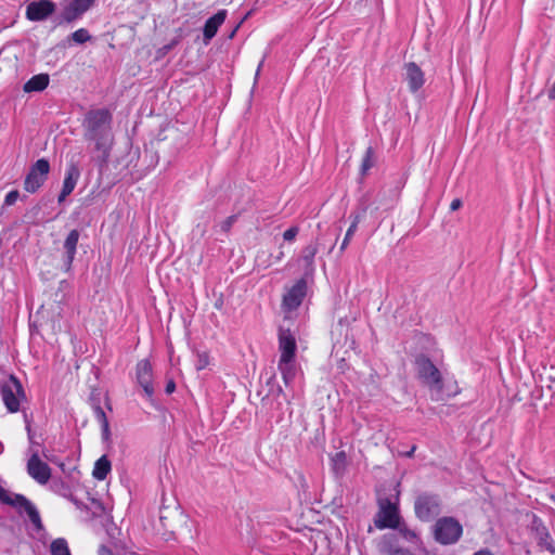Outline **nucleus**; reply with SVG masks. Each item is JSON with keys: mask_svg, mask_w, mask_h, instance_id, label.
<instances>
[{"mask_svg": "<svg viewBox=\"0 0 555 555\" xmlns=\"http://www.w3.org/2000/svg\"><path fill=\"white\" fill-rule=\"evenodd\" d=\"M50 552L52 555H72L67 541L63 538H57L51 542Z\"/></svg>", "mask_w": 555, "mask_h": 555, "instance_id": "nucleus-26", "label": "nucleus"}, {"mask_svg": "<svg viewBox=\"0 0 555 555\" xmlns=\"http://www.w3.org/2000/svg\"><path fill=\"white\" fill-rule=\"evenodd\" d=\"M26 515L28 516L30 522L37 530H42L43 525L40 518V514L35 505H33L27 512Z\"/></svg>", "mask_w": 555, "mask_h": 555, "instance_id": "nucleus-29", "label": "nucleus"}, {"mask_svg": "<svg viewBox=\"0 0 555 555\" xmlns=\"http://www.w3.org/2000/svg\"><path fill=\"white\" fill-rule=\"evenodd\" d=\"M176 390V383L173 379H169L166 384L165 391L166 393L170 395Z\"/></svg>", "mask_w": 555, "mask_h": 555, "instance_id": "nucleus-37", "label": "nucleus"}, {"mask_svg": "<svg viewBox=\"0 0 555 555\" xmlns=\"http://www.w3.org/2000/svg\"><path fill=\"white\" fill-rule=\"evenodd\" d=\"M99 555H115L113 550L106 545H101L98 550Z\"/></svg>", "mask_w": 555, "mask_h": 555, "instance_id": "nucleus-36", "label": "nucleus"}, {"mask_svg": "<svg viewBox=\"0 0 555 555\" xmlns=\"http://www.w3.org/2000/svg\"><path fill=\"white\" fill-rule=\"evenodd\" d=\"M531 531L538 541V545L551 554H555V542L551 537V533L544 521L537 515H533L531 521Z\"/></svg>", "mask_w": 555, "mask_h": 555, "instance_id": "nucleus-12", "label": "nucleus"}, {"mask_svg": "<svg viewBox=\"0 0 555 555\" xmlns=\"http://www.w3.org/2000/svg\"><path fill=\"white\" fill-rule=\"evenodd\" d=\"M1 396L10 413L18 412L21 399L25 398V391L20 379L14 375H10L9 382L4 383L1 387Z\"/></svg>", "mask_w": 555, "mask_h": 555, "instance_id": "nucleus-7", "label": "nucleus"}, {"mask_svg": "<svg viewBox=\"0 0 555 555\" xmlns=\"http://www.w3.org/2000/svg\"><path fill=\"white\" fill-rule=\"evenodd\" d=\"M415 367L418 379L428 387L431 400L444 399L442 375L433 361L425 354L415 359Z\"/></svg>", "mask_w": 555, "mask_h": 555, "instance_id": "nucleus-2", "label": "nucleus"}, {"mask_svg": "<svg viewBox=\"0 0 555 555\" xmlns=\"http://www.w3.org/2000/svg\"><path fill=\"white\" fill-rule=\"evenodd\" d=\"M550 500L555 504V494H551Z\"/></svg>", "mask_w": 555, "mask_h": 555, "instance_id": "nucleus-50", "label": "nucleus"}, {"mask_svg": "<svg viewBox=\"0 0 555 555\" xmlns=\"http://www.w3.org/2000/svg\"><path fill=\"white\" fill-rule=\"evenodd\" d=\"M112 469L111 461L106 455H102L94 464L92 476L96 480H104Z\"/></svg>", "mask_w": 555, "mask_h": 555, "instance_id": "nucleus-24", "label": "nucleus"}, {"mask_svg": "<svg viewBox=\"0 0 555 555\" xmlns=\"http://www.w3.org/2000/svg\"><path fill=\"white\" fill-rule=\"evenodd\" d=\"M462 206V201L460 198H454L452 202H451V205H450V209L452 211H455L457 209H460Z\"/></svg>", "mask_w": 555, "mask_h": 555, "instance_id": "nucleus-38", "label": "nucleus"}, {"mask_svg": "<svg viewBox=\"0 0 555 555\" xmlns=\"http://www.w3.org/2000/svg\"><path fill=\"white\" fill-rule=\"evenodd\" d=\"M26 430H27V435H28V440L30 443H34V434L31 431V427L29 424L26 425Z\"/></svg>", "mask_w": 555, "mask_h": 555, "instance_id": "nucleus-41", "label": "nucleus"}, {"mask_svg": "<svg viewBox=\"0 0 555 555\" xmlns=\"http://www.w3.org/2000/svg\"><path fill=\"white\" fill-rule=\"evenodd\" d=\"M278 369L282 375L284 384L289 386L295 379L297 373L296 358L279 359Z\"/></svg>", "mask_w": 555, "mask_h": 555, "instance_id": "nucleus-18", "label": "nucleus"}, {"mask_svg": "<svg viewBox=\"0 0 555 555\" xmlns=\"http://www.w3.org/2000/svg\"><path fill=\"white\" fill-rule=\"evenodd\" d=\"M379 550L382 553L387 555H400L401 552H406L399 546L396 534L387 533L384 534L379 542Z\"/></svg>", "mask_w": 555, "mask_h": 555, "instance_id": "nucleus-21", "label": "nucleus"}, {"mask_svg": "<svg viewBox=\"0 0 555 555\" xmlns=\"http://www.w3.org/2000/svg\"><path fill=\"white\" fill-rule=\"evenodd\" d=\"M405 80L409 86V90L412 93L417 92L422 89L425 83V74L422 68L414 62H409L404 65Z\"/></svg>", "mask_w": 555, "mask_h": 555, "instance_id": "nucleus-15", "label": "nucleus"}, {"mask_svg": "<svg viewBox=\"0 0 555 555\" xmlns=\"http://www.w3.org/2000/svg\"><path fill=\"white\" fill-rule=\"evenodd\" d=\"M283 256L284 254L281 251L280 255H278V260H280Z\"/></svg>", "mask_w": 555, "mask_h": 555, "instance_id": "nucleus-53", "label": "nucleus"}, {"mask_svg": "<svg viewBox=\"0 0 555 555\" xmlns=\"http://www.w3.org/2000/svg\"><path fill=\"white\" fill-rule=\"evenodd\" d=\"M94 2L95 0H72L61 14L62 22L72 24L80 20L93 7Z\"/></svg>", "mask_w": 555, "mask_h": 555, "instance_id": "nucleus-11", "label": "nucleus"}, {"mask_svg": "<svg viewBox=\"0 0 555 555\" xmlns=\"http://www.w3.org/2000/svg\"><path fill=\"white\" fill-rule=\"evenodd\" d=\"M280 359L296 358L297 341L289 328L280 327L278 334Z\"/></svg>", "mask_w": 555, "mask_h": 555, "instance_id": "nucleus-13", "label": "nucleus"}, {"mask_svg": "<svg viewBox=\"0 0 555 555\" xmlns=\"http://www.w3.org/2000/svg\"><path fill=\"white\" fill-rule=\"evenodd\" d=\"M69 194L64 192V191H61L59 197H57V202L61 204L65 201V198L68 196Z\"/></svg>", "mask_w": 555, "mask_h": 555, "instance_id": "nucleus-42", "label": "nucleus"}, {"mask_svg": "<svg viewBox=\"0 0 555 555\" xmlns=\"http://www.w3.org/2000/svg\"><path fill=\"white\" fill-rule=\"evenodd\" d=\"M298 233H299V228L297 225H293L283 233V238L286 242H293V241H295Z\"/></svg>", "mask_w": 555, "mask_h": 555, "instance_id": "nucleus-32", "label": "nucleus"}, {"mask_svg": "<svg viewBox=\"0 0 555 555\" xmlns=\"http://www.w3.org/2000/svg\"><path fill=\"white\" fill-rule=\"evenodd\" d=\"M400 555H414V554H412L411 552L406 551V552H401Z\"/></svg>", "mask_w": 555, "mask_h": 555, "instance_id": "nucleus-49", "label": "nucleus"}, {"mask_svg": "<svg viewBox=\"0 0 555 555\" xmlns=\"http://www.w3.org/2000/svg\"><path fill=\"white\" fill-rule=\"evenodd\" d=\"M358 225H359V217H357L353 221H351V224L348 228V230L345 234V237L343 240V243L340 245V250H345L347 248L349 242L351 241L352 236L354 235V233L358 230Z\"/></svg>", "mask_w": 555, "mask_h": 555, "instance_id": "nucleus-28", "label": "nucleus"}, {"mask_svg": "<svg viewBox=\"0 0 555 555\" xmlns=\"http://www.w3.org/2000/svg\"><path fill=\"white\" fill-rule=\"evenodd\" d=\"M56 10L52 0H35L26 7V17L31 22H41L50 17Z\"/></svg>", "mask_w": 555, "mask_h": 555, "instance_id": "nucleus-10", "label": "nucleus"}, {"mask_svg": "<svg viewBox=\"0 0 555 555\" xmlns=\"http://www.w3.org/2000/svg\"><path fill=\"white\" fill-rule=\"evenodd\" d=\"M30 457L27 462V473L40 485H46L51 477V468L40 460L39 451L30 449Z\"/></svg>", "mask_w": 555, "mask_h": 555, "instance_id": "nucleus-9", "label": "nucleus"}, {"mask_svg": "<svg viewBox=\"0 0 555 555\" xmlns=\"http://www.w3.org/2000/svg\"><path fill=\"white\" fill-rule=\"evenodd\" d=\"M93 413H94L95 420L101 425L103 436L104 437H108V435H109V423H108V420H107V416H106L104 410L102 409L101 405L96 404V405L93 406Z\"/></svg>", "mask_w": 555, "mask_h": 555, "instance_id": "nucleus-25", "label": "nucleus"}, {"mask_svg": "<svg viewBox=\"0 0 555 555\" xmlns=\"http://www.w3.org/2000/svg\"><path fill=\"white\" fill-rule=\"evenodd\" d=\"M441 511L442 501L439 494L425 491L415 498L414 514L418 520L429 522L439 516Z\"/></svg>", "mask_w": 555, "mask_h": 555, "instance_id": "nucleus-5", "label": "nucleus"}, {"mask_svg": "<svg viewBox=\"0 0 555 555\" xmlns=\"http://www.w3.org/2000/svg\"><path fill=\"white\" fill-rule=\"evenodd\" d=\"M227 15V10L222 9L205 22L203 28V37L205 44H208L210 40L216 36L219 27L224 23Z\"/></svg>", "mask_w": 555, "mask_h": 555, "instance_id": "nucleus-16", "label": "nucleus"}, {"mask_svg": "<svg viewBox=\"0 0 555 555\" xmlns=\"http://www.w3.org/2000/svg\"><path fill=\"white\" fill-rule=\"evenodd\" d=\"M74 42L82 44L91 39L89 31L86 28H79L70 35Z\"/></svg>", "mask_w": 555, "mask_h": 555, "instance_id": "nucleus-30", "label": "nucleus"}, {"mask_svg": "<svg viewBox=\"0 0 555 555\" xmlns=\"http://www.w3.org/2000/svg\"><path fill=\"white\" fill-rule=\"evenodd\" d=\"M261 64H262V62L259 64V66H258V68H257L256 77L259 75Z\"/></svg>", "mask_w": 555, "mask_h": 555, "instance_id": "nucleus-51", "label": "nucleus"}, {"mask_svg": "<svg viewBox=\"0 0 555 555\" xmlns=\"http://www.w3.org/2000/svg\"><path fill=\"white\" fill-rule=\"evenodd\" d=\"M366 211H367V206L363 204L359 207V209L357 211H354L350 215V218L353 221L357 217H359V223H360L361 220L365 217Z\"/></svg>", "mask_w": 555, "mask_h": 555, "instance_id": "nucleus-35", "label": "nucleus"}, {"mask_svg": "<svg viewBox=\"0 0 555 555\" xmlns=\"http://www.w3.org/2000/svg\"><path fill=\"white\" fill-rule=\"evenodd\" d=\"M1 503L10 505L17 509L20 514L23 512H27L34 504L23 494H11L9 492L5 493Z\"/></svg>", "mask_w": 555, "mask_h": 555, "instance_id": "nucleus-19", "label": "nucleus"}, {"mask_svg": "<svg viewBox=\"0 0 555 555\" xmlns=\"http://www.w3.org/2000/svg\"><path fill=\"white\" fill-rule=\"evenodd\" d=\"M42 455L50 462L55 463L54 459L52 456H49L46 451L42 452Z\"/></svg>", "mask_w": 555, "mask_h": 555, "instance_id": "nucleus-45", "label": "nucleus"}, {"mask_svg": "<svg viewBox=\"0 0 555 555\" xmlns=\"http://www.w3.org/2000/svg\"><path fill=\"white\" fill-rule=\"evenodd\" d=\"M474 555H494L491 551L485 548L476 552Z\"/></svg>", "mask_w": 555, "mask_h": 555, "instance_id": "nucleus-43", "label": "nucleus"}, {"mask_svg": "<svg viewBox=\"0 0 555 555\" xmlns=\"http://www.w3.org/2000/svg\"><path fill=\"white\" fill-rule=\"evenodd\" d=\"M415 450H416V446H412L411 450H408V452H406V453H404V455H405L406 457H412V456H413V454H414V452H415Z\"/></svg>", "mask_w": 555, "mask_h": 555, "instance_id": "nucleus-44", "label": "nucleus"}, {"mask_svg": "<svg viewBox=\"0 0 555 555\" xmlns=\"http://www.w3.org/2000/svg\"><path fill=\"white\" fill-rule=\"evenodd\" d=\"M30 444H31V446H30L29 450H30V449L36 450L34 447H35V446H39V443H38V442H36L35 440H34V443H30Z\"/></svg>", "mask_w": 555, "mask_h": 555, "instance_id": "nucleus-48", "label": "nucleus"}, {"mask_svg": "<svg viewBox=\"0 0 555 555\" xmlns=\"http://www.w3.org/2000/svg\"><path fill=\"white\" fill-rule=\"evenodd\" d=\"M49 82L50 77L48 74H38L24 83L23 91L26 93L41 92L49 86Z\"/></svg>", "mask_w": 555, "mask_h": 555, "instance_id": "nucleus-20", "label": "nucleus"}, {"mask_svg": "<svg viewBox=\"0 0 555 555\" xmlns=\"http://www.w3.org/2000/svg\"><path fill=\"white\" fill-rule=\"evenodd\" d=\"M135 376L138 384L143 388L145 395L152 397L154 395L153 367L150 360L143 359L137 363Z\"/></svg>", "mask_w": 555, "mask_h": 555, "instance_id": "nucleus-14", "label": "nucleus"}, {"mask_svg": "<svg viewBox=\"0 0 555 555\" xmlns=\"http://www.w3.org/2000/svg\"><path fill=\"white\" fill-rule=\"evenodd\" d=\"M8 491L0 486V502L2 501L3 496L5 495Z\"/></svg>", "mask_w": 555, "mask_h": 555, "instance_id": "nucleus-46", "label": "nucleus"}, {"mask_svg": "<svg viewBox=\"0 0 555 555\" xmlns=\"http://www.w3.org/2000/svg\"><path fill=\"white\" fill-rule=\"evenodd\" d=\"M317 254V247L313 246V245H309L307 246L305 249H304V259L307 261V262H312L314 256Z\"/></svg>", "mask_w": 555, "mask_h": 555, "instance_id": "nucleus-34", "label": "nucleus"}, {"mask_svg": "<svg viewBox=\"0 0 555 555\" xmlns=\"http://www.w3.org/2000/svg\"><path fill=\"white\" fill-rule=\"evenodd\" d=\"M341 462L344 463L346 461V453L344 451L336 453L335 455V462Z\"/></svg>", "mask_w": 555, "mask_h": 555, "instance_id": "nucleus-40", "label": "nucleus"}, {"mask_svg": "<svg viewBox=\"0 0 555 555\" xmlns=\"http://www.w3.org/2000/svg\"><path fill=\"white\" fill-rule=\"evenodd\" d=\"M80 233L78 230L73 229L66 236L63 248L65 250V259L64 264L66 267V270L68 271L72 268V264L74 262L76 253H77V245L79 241Z\"/></svg>", "mask_w": 555, "mask_h": 555, "instance_id": "nucleus-17", "label": "nucleus"}, {"mask_svg": "<svg viewBox=\"0 0 555 555\" xmlns=\"http://www.w3.org/2000/svg\"><path fill=\"white\" fill-rule=\"evenodd\" d=\"M457 392H459L457 390H454L453 392L448 393V397L455 396Z\"/></svg>", "mask_w": 555, "mask_h": 555, "instance_id": "nucleus-52", "label": "nucleus"}, {"mask_svg": "<svg viewBox=\"0 0 555 555\" xmlns=\"http://www.w3.org/2000/svg\"><path fill=\"white\" fill-rule=\"evenodd\" d=\"M307 281L304 278L297 280L293 286L285 289L281 304V309L285 318H288L292 312L296 311L301 306L307 296Z\"/></svg>", "mask_w": 555, "mask_h": 555, "instance_id": "nucleus-6", "label": "nucleus"}, {"mask_svg": "<svg viewBox=\"0 0 555 555\" xmlns=\"http://www.w3.org/2000/svg\"><path fill=\"white\" fill-rule=\"evenodd\" d=\"M79 178H80V170H79L78 166L74 163L69 164L68 167L66 168L62 191L70 194L74 191Z\"/></svg>", "mask_w": 555, "mask_h": 555, "instance_id": "nucleus-22", "label": "nucleus"}, {"mask_svg": "<svg viewBox=\"0 0 555 555\" xmlns=\"http://www.w3.org/2000/svg\"><path fill=\"white\" fill-rule=\"evenodd\" d=\"M70 501H72V502H73L77 507H79V506H80V504H79V502H78V500H77V499H75V498H70Z\"/></svg>", "mask_w": 555, "mask_h": 555, "instance_id": "nucleus-47", "label": "nucleus"}, {"mask_svg": "<svg viewBox=\"0 0 555 555\" xmlns=\"http://www.w3.org/2000/svg\"><path fill=\"white\" fill-rule=\"evenodd\" d=\"M20 197V192L17 190L10 191L4 197V205L12 206L16 203Z\"/></svg>", "mask_w": 555, "mask_h": 555, "instance_id": "nucleus-33", "label": "nucleus"}, {"mask_svg": "<svg viewBox=\"0 0 555 555\" xmlns=\"http://www.w3.org/2000/svg\"><path fill=\"white\" fill-rule=\"evenodd\" d=\"M178 42H179V39L172 40L169 44H167L163 48L164 52L166 53V52L170 51L176 44H178Z\"/></svg>", "mask_w": 555, "mask_h": 555, "instance_id": "nucleus-39", "label": "nucleus"}, {"mask_svg": "<svg viewBox=\"0 0 555 555\" xmlns=\"http://www.w3.org/2000/svg\"><path fill=\"white\" fill-rule=\"evenodd\" d=\"M236 221H237V215H231L227 219H224L222 222L219 223V228L223 233L228 234Z\"/></svg>", "mask_w": 555, "mask_h": 555, "instance_id": "nucleus-31", "label": "nucleus"}, {"mask_svg": "<svg viewBox=\"0 0 555 555\" xmlns=\"http://www.w3.org/2000/svg\"><path fill=\"white\" fill-rule=\"evenodd\" d=\"M113 115L107 108L90 109L83 118V137L94 143L101 163L109 158L114 137L112 133Z\"/></svg>", "mask_w": 555, "mask_h": 555, "instance_id": "nucleus-1", "label": "nucleus"}, {"mask_svg": "<svg viewBox=\"0 0 555 555\" xmlns=\"http://www.w3.org/2000/svg\"><path fill=\"white\" fill-rule=\"evenodd\" d=\"M393 529L398 531L402 539L411 544H417L421 541L420 533L415 529L410 528L402 518L399 520L398 527Z\"/></svg>", "mask_w": 555, "mask_h": 555, "instance_id": "nucleus-23", "label": "nucleus"}, {"mask_svg": "<svg viewBox=\"0 0 555 555\" xmlns=\"http://www.w3.org/2000/svg\"><path fill=\"white\" fill-rule=\"evenodd\" d=\"M463 535L462 524L452 516H443L436 520L433 526L434 540L441 545H453Z\"/></svg>", "mask_w": 555, "mask_h": 555, "instance_id": "nucleus-4", "label": "nucleus"}, {"mask_svg": "<svg viewBox=\"0 0 555 555\" xmlns=\"http://www.w3.org/2000/svg\"><path fill=\"white\" fill-rule=\"evenodd\" d=\"M50 171V164L46 158L38 159L29 168L24 180V189L28 193L37 192L46 182Z\"/></svg>", "mask_w": 555, "mask_h": 555, "instance_id": "nucleus-8", "label": "nucleus"}, {"mask_svg": "<svg viewBox=\"0 0 555 555\" xmlns=\"http://www.w3.org/2000/svg\"><path fill=\"white\" fill-rule=\"evenodd\" d=\"M375 165L374 150L372 146H369L365 150L362 164H361V173L364 176L367 171Z\"/></svg>", "mask_w": 555, "mask_h": 555, "instance_id": "nucleus-27", "label": "nucleus"}, {"mask_svg": "<svg viewBox=\"0 0 555 555\" xmlns=\"http://www.w3.org/2000/svg\"><path fill=\"white\" fill-rule=\"evenodd\" d=\"M395 493L389 496L377 498L378 512L374 518V525L377 529H391L398 527L401 519L399 509V495L400 492L396 489Z\"/></svg>", "mask_w": 555, "mask_h": 555, "instance_id": "nucleus-3", "label": "nucleus"}]
</instances>
